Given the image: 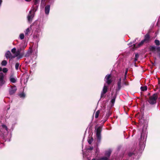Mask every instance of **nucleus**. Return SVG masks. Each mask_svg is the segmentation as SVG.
Segmentation results:
<instances>
[{
    "label": "nucleus",
    "instance_id": "nucleus-11",
    "mask_svg": "<svg viewBox=\"0 0 160 160\" xmlns=\"http://www.w3.org/2000/svg\"><path fill=\"white\" fill-rule=\"evenodd\" d=\"M11 82L12 83H15L16 82V79L12 77H11L10 78Z\"/></svg>",
    "mask_w": 160,
    "mask_h": 160
},
{
    "label": "nucleus",
    "instance_id": "nucleus-17",
    "mask_svg": "<svg viewBox=\"0 0 160 160\" xmlns=\"http://www.w3.org/2000/svg\"><path fill=\"white\" fill-rule=\"evenodd\" d=\"M115 98H112V99L111 101V103L112 105L114 104V103L115 102Z\"/></svg>",
    "mask_w": 160,
    "mask_h": 160
},
{
    "label": "nucleus",
    "instance_id": "nucleus-4",
    "mask_svg": "<svg viewBox=\"0 0 160 160\" xmlns=\"http://www.w3.org/2000/svg\"><path fill=\"white\" fill-rule=\"evenodd\" d=\"M110 77L111 75H108L106 76L105 78V82L108 84L112 82L111 79H110Z\"/></svg>",
    "mask_w": 160,
    "mask_h": 160
},
{
    "label": "nucleus",
    "instance_id": "nucleus-21",
    "mask_svg": "<svg viewBox=\"0 0 160 160\" xmlns=\"http://www.w3.org/2000/svg\"><path fill=\"white\" fill-rule=\"evenodd\" d=\"M155 43L157 45H159L160 44L159 41L158 40H155Z\"/></svg>",
    "mask_w": 160,
    "mask_h": 160
},
{
    "label": "nucleus",
    "instance_id": "nucleus-30",
    "mask_svg": "<svg viewBox=\"0 0 160 160\" xmlns=\"http://www.w3.org/2000/svg\"><path fill=\"white\" fill-rule=\"evenodd\" d=\"M2 70V68L0 67V71H1Z\"/></svg>",
    "mask_w": 160,
    "mask_h": 160
},
{
    "label": "nucleus",
    "instance_id": "nucleus-12",
    "mask_svg": "<svg viewBox=\"0 0 160 160\" xmlns=\"http://www.w3.org/2000/svg\"><path fill=\"white\" fill-rule=\"evenodd\" d=\"M141 89L142 91H145L147 90V86H145L144 87H141Z\"/></svg>",
    "mask_w": 160,
    "mask_h": 160
},
{
    "label": "nucleus",
    "instance_id": "nucleus-18",
    "mask_svg": "<svg viewBox=\"0 0 160 160\" xmlns=\"http://www.w3.org/2000/svg\"><path fill=\"white\" fill-rule=\"evenodd\" d=\"M19 37L21 39H22L24 38V36L23 34H21L20 35Z\"/></svg>",
    "mask_w": 160,
    "mask_h": 160
},
{
    "label": "nucleus",
    "instance_id": "nucleus-32",
    "mask_svg": "<svg viewBox=\"0 0 160 160\" xmlns=\"http://www.w3.org/2000/svg\"><path fill=\"white\" fill-rule=\"evenodd\" d=\"M107 158H105V160H107Z\"/></svg>",
    "mask_w": 160,
    "mask_h": 160
},
{
    "label": "nucleus",
    "instance_id": "nucleus-5",
    "mask_svg": "<svg viewBox=\"0 0 160 160\" xmlns=\"http://www.w3.org/2000/svg\"><path fill=\"white\" fill-rule=\"evenodd\" d=\"M101 131V129L100 127L98 128L97 129L96 134L97 137L98 139H100V133Z\"/></svg>",
    "mask_w": 160,
    "mask_h": 160
},
{
    "label": "nucleus",
    "instance_id": "nucleus-15",
    "mask_svg": "<svg viewBox=\"0 0 160 160\" xmlns=\"http://www.w3.org/2000/svg\"><path fill=\"white\" fill-rule=\"evenodd\" d=\"M16 52V49L15 48H14L12 49V52L14 54V55H15V54H17L15 53Z\"/></svg>",
    "mask_w": 160,
    "mask_h": 160
},
{
    "label": "nucleus",
    "instance_id": "nucleus-7",
    "mask_svg": "<svg viewBox=\"0 0 160 160\" xmlns=\"http://www.w3.org/2000/svg\"><path fill=\"white\" fill-rule=\"evenodd\" d=\"M50 10V6L49 5H47L45 8V11L46 14L48 15L49 14Z\"/></svg>",
    "mask_w": 160,
    "mask_h": 160
},
{
    "label": "nucleus",
    "instance_id": "nucleus-9",
    "mask_svg": "<svg viewBox=\"0 0 160 160\" xmlns=\"http://www.w3.org/2000/svg\"><path fill=\"white\" fill-rule=\"evenodd\" d=\"M149 38V36L147 34L146 35L145 37V38L143 41H142L139 44V46H140L141 45H142L144 42V41H148Z\"/></svg>",
    "mask_w": 160,
    "mask_h": 160
},
{
    "label": "nucleus",
    "instance_id": "nucleus-19",
    "mask_svg": "<svg viewBox=\"0 0 160 160\" xmlns=\"http://www.w3.org/2000/svg\"><path fill=\"white\" fill-rule=\"evenodd\" d=\"M29 31H30L29 29V28H27L26 29V31L25 32V34L26 35L28 34V32H29Z\"/></svg>",
    "mask_w": 160,
    "mask_h": 160
},
{
    "label": "nucleus",
    "instance_id": "nucleus-16",
    "mask_svg": "<svg viewBox=\"0 0 160 160\" xmlns=\"http://www.w3.org/2000/svg\"><path fill=\"white\" fill-rule=\"evenodd\" d=\"M99 111H98L96 112L95 115V117L96 118H97L99 115Z\"/></svg>",
    "mask_w": 160,
    "mask_h": 160
},
{
    "label": "nucleus",
    "instance_id": "nucleus-10",
    "mask_svg": "<svg viewBox=\"0 0 160 160\" xmlns=\"http://www.w3.org/2000/svg\"><path fill=\"white\" fill-rule=\"evenodd\" d=\"M107 87L106 86H104L101 93V96H102L103 95L107 92Z\"/></svg>",
    "mask_w": 160,
    "mask_h": 160
},
{
    "label": "nucleus",
    "instance_id": "nucleus-26",
    "mask_svg": "<svg viewBox=\"0 0 160 160\" xmlns=\"http://www.w3.org/2000/svg\"><path fill=\"white\" fill-rule=\"evenodd\" d=\"M2 71L4 72H7L8 71V69L6 68H4L3 69Z\"/></svg>",
    "mask_w": 160,
    "mask_h": 160
},
{
    "label": "nucleus",
    "instance_id": "nucleus-6",
    "mask_svg": "<svg viewBox=\"0 0 160 160\" xmlns=\"http://www.w3.org/2000/svg\"><path fill=\"white\" fill-rule=\"evenodd\" d=\"M3 80V74L2 73H0V85H2L4 83Z\"/></svg>",
    "mask_w": 160,
    "mask_h": 160
},
{
    "label": "nucleus",
    "instance_id": "nucleus-25",
    "mask_svg": "<svg viewBox=\"0 0 160 160\" xmlns=\"http://www.w3.org/2000/svg\"><path fill=\"white\" fill-rule=\"evenodd\" d=\"M93 141V139L92 138H91V139H89L88 140V142L89 144H90L92 142V141Z\"/></svg>",
    "mask_w": 160,
    "mask_h": 160
},
{
    "label": "nucleus",
    "instance_id": "nucleus-2",
    "mask_svg": "<svg viewBox=\"0 0 160 160\" xmlns=\"http://www.w3.org/2000/svg\"><path fill=\"white\" fill-rule=\"evenodd\" d=\"M34 16L33 10H31L29 12V13L27 16L28 21L29 22H31Z\"/></svg>",
    "mask_w": 160,
    "mask_h": 160
},
{
    "label": "nucleus",
    "instance_id": "nucleus-24",
    "mask_svg": "<svg viewBox=\"0 0 160 160\" xmlns=\"http://www.w3.org/2000/svg\"><path fill=\"white\" fill-rule=\"evenodd\" d=\"M25 0L27 1H31V0ZM35 3L36 4L38 3L39 2V0H35Z\"/></svg>",
    "mask_w": 160,
    "mask_h": 160
},
{
    "label": "nucleus",
    "instance_id": "nucleus-20",
    "mask_svg": "<svg viewBox=\"0 0 160 160\" xmlns=\"http://www.w3.org/2000/svg\"><path fill=\"white\" fill-rule=\"evenodd\" d=\"M19 66V64L18 63H17L15 65V68L16 70L18 69Z\"/></svg>",
    "mask_w": 160,
    "mask_h": 160
},
{
    "label": "nucleus",
    "instance_id": "nucleus-8",
    "mask_svg": "<svg viewBox=\"0 0 160 160\" xmlns=\"http://www.w3.org/2000/svg\"><path fill=\"white\" fill-rule=\"evenodd\" d=\"M17 90V88L15 86H11V88L9 91L10 93L11 94L14 93Z\"/></svg>",
    "mask_w": 160,
    "mask_h": 160
},
{
    "label": "nucleus",
    "instance_id": "nucleus-27",
    "mask_svg": "<svg viewBox=\"0 0 160 160\" xmlns=\"http://www.w3.org/2000/svg\"><path fill=\"white\" fill-rule=\"evenodd\" d=\"M150 49L151 50L153 51L155 49V48L154 46H152L150 47Z\"/></svg>",
    "mask_w": 160,
    "mask_h": 160
},
{
    "label": "nucleus",
    "instance_id": "nucleus-23",
    "mask_svg": "<svg viewBox=\"0 0 160 160\" xmlns=\"http://www.w3.org/2000/svg\"><path fill=\"white\" fill-rule=\"evenodd\" d=\"M19 96L21 98H24L25 97V95L24 93H22L20 94Z\"/></svg>",
    "mask_w": 160,
    "mask_h": 160
},
{
    "label": "nucleus",
    "instance_id": "nucleus-3",
    "mask_svg": "<svg viewBox=\"0 0 160 160\" xmlns=\"http://www.w3.org/2000/svg\"><path fill=\"white\" fill-rule=\"evenodd\" d=\"M18 54H15L13 56H12L11 55V52L9 51H8L5 54V56L6 58H9L10 59H12V58H15L17 56Z\"/></svg>",
    "mask_w": 160,
    "mask_h": 160
},
{
    "label": "nucleus",
    "instance_id": "nucleus-29",
    "mask_svg": "<svg viewBox=\"0 0 160 160\" xmlns=\"http://www.w3.org/2000/svg\"><path fill=\"white\" fill-rule=\"evenodd\" d=\"M138 54H136L135 55V60L136 61L137 60V58H138Z\"/></svg>",
    "mask_w": 160,
    "mask_h": 160
},
{
    "label": "nucleus",
    "instance_id": "nucleus-1",
    "mask_svg": "<svg viewBox=\"0 0 160 160\" xmlns=\"http://www.w3.org/2000/svg\"><path fill=\"white\" fill-rule=\"evenodd\" d=\"M157 97L158 95L157 94H154L150 98L149 102L152 104L155 103L156 102V100Z\"/></svg>",
    "mask_w": 160,
    "mask_h": 160
},
{
    "label": "nucleus",
    "instance_id": "nucleus-14",
    "mask_svg": "<svg viewBox=\"0 0 160 160\" xmlns=\"http://www.w3.org/2000/svg\"><path fill=\"white\" fill-rule=\"evenodd\" d=\"M121 79L120 78L119 81L118 82V86L119 88H121Z\"/></svg>",
    "mask_w": 160,
    "mask_h": 160
},
{
    "label": "nucleus",
    "instance_id": "nucleus-22",
    "mask_svg": "<svg viewBox=\"0 0 160 160\" xmlns=\"http://www.w3.org/2000/svg\"><path fill=\"white\" fill-rule=\"evenodd\" d=\"M111 152L110 151H109L106 152V155L108 157L111 154Z\"/></svg>",
    "mask_w": 160,
    "mask_h": 160
},
{
    "label": "nucleus",
    "instance_id": "nucleus-33",
    "mask_svg": "<svg viewBox=\"0 0 160 160\" xmlns=\"http://www.w3.org/2000/svg\"><path fill=\"white\" fill-rule=\"evenodd\" d=\"M92 160H95V159H93Z\"/></svg>",
    "mask_w": 160,
    "mask_h": 160
},
{
    "label": "nucleus",
    "instance_id": "nucleus-28",
    "mask_svg": "<svg viewBox=\"0 0 160 160\" xmlns=\"http://www.w3.org/2000/svg\"><path fill=\"white\" fill-rule=\"evenodd\" d=\"M2 127L3 128H5L6 130H7V126H5V125H2Z\"/></svg>",
    "mask_w": 160,
    "mask_h": 160
},
{
    "label": "nucleus",
    "instance_id": "nucleus-13",
    "mask_svg": "<svg viewBox=\"0 0 160 160\" xmlns=\"http://www.w3.org/2000/svg\"><path fill=\"white\" fill-rule=\"evenodd\" d=\"M7 62L6 61L3 60L1 64L2 66H5L7 64Z\"/></svg>",
    "mask_w": 160,
    "mask_h": 160
},
{
    "label": "nucleus",
    "instance_id": "nucleus-31",
    "mask_svg": "<svg viewBox=\"0 0 160 160\" xmlns=\"http://www.w3.org/2000/svg\"><path fill=\"white\" fill-rule=\"evenodd\" d=\"M127 71H126L125 72V74L126 75L127 73Z\"/></svg>",
    "mask_w": 160,
    "mask_h": 160
}]
</instances>
